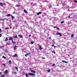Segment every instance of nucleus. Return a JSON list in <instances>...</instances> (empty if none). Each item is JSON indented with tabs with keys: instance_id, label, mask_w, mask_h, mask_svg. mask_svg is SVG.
<instances>
[{
	"instance_id": "52",
	"label": "nucleus",
	"mask_w": 77,
	"mask_h": 77,
	"mask_svg": "<svg viewBox=\"0 0 77 77\" xmlns=\"http://www.w3.org/2000/svg\"><path fill=\"white\" fill-rule=\"evenodd\" d=\"M54 28H56V27H56L55 26H54Z\"/></svg>"
},
{
	"instance_id": "20",
	"label": "nucleus",
	"mask_w": 77,
	"mask_h": 77,
	"mask_svg": "<svg viewBox=\"0 0 77 77\" xmlns=\"http://www.w3.org/2000/svg\"><path fill=\"white\" fill-rule=\"evenodd\" d=\"M2 58H3L4 59H6V57H5L4 56H3L2 57Z\"/></svg>"
},
{
	"instance_id": "9",
	"label": "nucleus",
	"mask_w": 77,
	"mask_h": 77,
	"mask_svg": "<svg viewBox=\"0 0 77 77\" xmlns=\"http://www.w3.org/2000/svg\"><path fill=\"white\" fill-rule=\"evenodd\" d=\"M9 40H11L12 41V42H13V38H11L9 39Z\"/></svg>"
},
{
	"instance_id": "48",
	"label": "nucleus",
	"mask_w": 77,
	"mask_h": 77,
	"mask_svg": "<svg viewBox=\"0 0 77 77\" xmlns=\"http://www.w3.org/2000/svg\"><path fill=\"white\" fill-rule=\"evenodd\" d=\"M25 56H26V57H27V54H25Z\"/></svg>"
},
{
	"instance_id": "47",
	"label": "nucleus",
	"mask_w": 77,
	"mask_h": 77,
	"mask_svg": "<svg viewBox=\"0 0 77 77\" xmlns=\"http://www.w3.org/2000/svg\"><path fill=\"white\" fill-rule=\"evenodd\" d=\"M2 72H0V75H2Z\"/></svg>"
},
{
	"instance_id": "28",
	"label": "nucleus",
	"mask_w": 77,
	"mask_h": 77,
	"mask_svg": "<svg viewBox=\"0 0 77 77\" xmlns=\"http://www.w3.org/2000/svg\"><path fill=\"white\" fill-rule=\"evenodd\" d=\"M24 23H25V24H27V23L26 22V20H25V21H24Z\"/></svg>"
},
{
	"instance_id": "19",
	"label": "nucleus",
	"mask_w": 77,
	"mask_h": 77,
	"mask_svg": "<svg viewBox=\"0 0 77 77\" xmlns=\"http://www.w3.org/2000/svg\"><path fill=\"white\" fill-rule=\"evenodd\" d=\"M14 38H17V35H16L14 37Z\"/></svg>"
},
{
	"instance_id": "51",
	"label": "nucleus",
	"mask_w": 77,
	"mask_h": 77,
	"mask_svg": "<svg viewBox=\"0 0 77 77\" xmlns=\"http://www.w3.org/2000/svg\"><path fill=\"white\" fill-rule=\"evenodd\" d=\"M52 46H53V47H54V44H53L52 45Z\"/></svg>"
},
{
	"instance_id": "46",
	"label": "nucleus",
	"mask_w": 77,
	"mask_h": 77,
	"mask_svg": "<svg viewBox=\"0 0 77 77\" xmlns=\"http://www.w3.org/2000/svg\"><path fill=\"white\" fill-rule=\"evenodd\" d=\"M49 39H51V37H49Z\"/></svg>"
},
{
	"instance_id": "6",
	"label": "nucleus",
	"mask_w": 77,
	"mask_h": 77,
	"mask_svg": "<svg viewBox=\"0 0 77 77\" xmlns=\"http://www.w3.org/2000/svg\"><path fill=\"white\" fill-rule=\"evenodd\" d=\"M18 36H20V38H23V35H19Z\"/></svg>"
},
{
	"instance_id": "23",
	"label": "nucleus",
	"mask_w": 77,
	"mask_h": 77,
	"mask_svg": "<svg viewBox=\"0 0 77 77\" xmlns=\"http://www.w3.org/2000/svg\"><path fill=\"white\" fill-rule=\"evenodd\" d=\"M39 48H40V50H42V47H41V46L39 47Z\"/></svg>"
},
{
	"instance_id": "56",
	"label": "nucleus",
	"mask_w": 77,
	"mask_h": 77,
	"mask_svg": "<svg viewBox=\"0 0 77 77\" xmlns=\"http://www.w3.org/2000/svg\"><path fill=\"white\" fill-rule=\"evenodd\" d=\"M2 46H1L0 47V48H2Z\"/></svg>"
},
{
	"instance_id": "27",
	"label": "nucleus",
	"mask_w": 77,
	"mask_h": 77,
	"mask_svg": "<svg viewBox=\"0 0 77 77\" xmlns=\"http://www.w3.org/2000/svg\"><path fill=\"white\" fill-rule=\"evenodd\" d=\"M26 77H28V74H26Z\"/></svg>"
},
{
	"instance_id": "41",
	"label": "nucleus",
	"mask_w": 77,
	"mask_h": 77,
	"mask_svg": "<svg viewBox=\"0 0 77 77\" xmlns=\"http://www.w3.org/2000/svg\"><path fill=\"white\" fill-rule=\"evenodd\" d=\"M2 32V29H0V32Z\"/></svg>"
},
{
	"instance_id": "10",
	"label": "nucleus",
	"mask_w": 77,
	"mask_h": 77,
	"mask_svg": "<svg viewBox=\"0 0 77 77\" xmlns=\"http://www.w3.org/2000/svg\"><path fill=\"white\" fill-rule=\"evenodd\" d=\"M24 11L25 13H26V14H27V11H26V10L25 9L24 10Z\"/></svg>"
},
{
	"instance_id": "1",
	"label": "nucleus",
	"mask_w": 77,
	"mask_h": 77,
	"mask_svg": "<svg viewBox=\"0 0 77 77\" xmlns=\"http://www.w3.org/2000/svg\"><path fill=\"white\" fill-rule=\"evenodd\" d=\"M28 74H29V75H36V74L31 73H28Z\"/></svg>"
},
{
	"instance_id": "33",
	"label": "nucleus",
	"mask_w": 77,
	"mask_h": 77,
	"mask_svg": "<svg viewBox=\"0 0 77 77\" xmlns=\"http://www.w3.org/2000/svg\"><path fill=\"white\" fill-rule=\"evenodd\" d=\"M49 8H52V5H50L49 6Z\"/></svg>"
},
{
	"instance_id": "12",
	"label": "nucleus",
	"mask_w": 77,
	"mask_h": 77,
	"mask_svg": "<svg viewBox=\"0 0 77 77\" xmlns=\"http://www.w3.org/2000/svg\"><path fill=\"white\" fill-rule=\"evenodd\" d=\"M30 54H31V53H28L26 54V55H27V56H29L30 55Z\"/></svg>"
},
{
	"instance_id": "50",
	"label": "nucleus",
	"mask_w": 77,
	"mask_h": 77,
	"mask_svg": "<svg viewBox=\"0 0 77 77\" xmlns=\"http://www.w3.org/2000/svg\"><path fill=\"white\" fill-rule=\"evenodd\" d=\"M68 17L69 18H71V17H70V16H68Z\"/></svg>"
},
{
	"instance_id": "39",
	"label": "nucleus",
	"mask_w": 77,
	"mask_h": 77,
	"mask_svg": "<svg viewBox=\"0 0 77 77\" xmlns=\"http://www.w3.org/2000/svg\"><path fill=\"white\" fill-rule=\"evenodd\" d=\"M2 65H3L4 66H5V64H2Z\"/></svg>"
},
{
	"instance_id": "25",
	"label": "nucleus",
	"mask_w": 77,
	"mask_h": 77,
	"mask_svg": "<svg viewBox=\"0 0 77 77\" xmlns=\"http://www.w3.org/2000/svg\"><path fill=\"white\" fill-rule=\"evenodd\" d=\"M48 72H50V69H49L48 70Z\"/></svg>"
},
{
	"instance_id": "38",
	"label": "nucleus",
	"mask_w": 77,
	"mask_h": 77,
	"mask_svg": "<svg viewBox=\"0 0 77 77\" xmlns=\"http://www.w3.org/2000/svg\"><path fill=\"white\" fill-rule=\"evenodd\" d=\"M30 71H31V72H32L33 70L31 68L30 69Z\"/></svg>"
},
{
	"instance_id": "21",
	"label": "nucleus",
	"mask_w": 77,
	"mask_h": 77,
	"mask_svg": "<svg viewBox=\"0 0 77 77\" xmlns=\"http://www.w3.org/2000/svg\"><path fill=\"white\" fill-rule=\"evenodd\" d=\"M12 42L13 44H15V42H14V41H13V42Z\"/></svg>"
},
{
	"instance_id": "53",
	"label": "nucleus",
	"mask_w": 77,
	"mask_h": 77,
	"mask_svg": "<svg viewBox=\"0 0 77 77\" xmlns=\"http://www.w3.org/2000/svg\"><path fill=\"white\" fill-rule=\"evenodd\" d=\"M30 36H31V35H29V37H30Z\"/></svg>"
},
{
	"instance_id": "22",
	"label": "nucleus",
	"mask_w": 77,
	"mask_h": 77,
	"mask_svg": "<svg viewBox=\"0 0 77 77\" xmlns=\"http://www.w3.org/2000/svg\"><path fill=\"white\" fill-rule=\"evenodd\" d=\"M18 55L17 54H16L14 55V57H17V56Z\"/></svg>"
},
{
	"instance_id": "49",
	"label": "nucleus",
	"mask_w": 77,
	"mask_h": 77,
	"mask_svg": "<svg viewBox=\"0 0 77 77\" xmlns=\"http://www.w3.org/2000/svg\"><path fill=\"white\" fill-rule=\"evenodd\" d=\"M43 59H45V57H42Z\"/></svg>"
},
{
	"instance_id": "61",
	"label": "nucleus",
	"mask_w": 77,
	"mask_h": 77,
	"mask_svg": "<svg viewBox=\"0 0 77 77\" xmlns=\"http://www.w3.org/2000/svg\"><path fill=\"white\" fill-rule=\"evenodd\" d=\"M9 24H11V23H10Z\"/></svg>"
},
{
	"instance_id": "2",
	"label": "nucleus",
	"mask_w": 77,
	"mask_h": 77,
	"mask_svg": "<svg viewBox=\"0 0 77 77\" xmlns=\"http://www.w3.org/2000/svg\"><path fill=\"white\" fill-rule=\"evenodd\" d=\"M56 34L57 35H60V36H62V34L60 33L57 32Z\"/></svg>"
},
{
	"instance_id": "63",
	"label": "nucleus",
	"mask_w": 77,
	"mask_h": 77,
	"mask_svg": "<svg viewBox=\"0 0 77 77\" xmlns=\"http://www.w3.org/2000/svg\"><path fill=\"white\" fill-rule=\"evenodd\" d=\"M56 77H57V76Z\"/></svg>"
},
{
	"instance_id": "32",
	"label": "nucleus",
	"mask_w": 77,
	"mask_h": 77,
	"mask_svg": "<svg viewBox=\"0 0 77 77\" xmlns=\"http://www.w3.org/2000/svg\"><path fill=\"white\" fill-rule=\"evenodd\" d=\"M74 2H75V3H77V1L76 0H75L74 1Z\"/></svg>"
},
{
	"instance_id": "62",
	"label": "nucleus",
	"mask_w": 77,
	"mask_h": 77,
	"mask_svg": "<svg viewBox=\"0 0 77 77\" xmlns=\"http://www.w3.org/2000/svg\"><path fill=\"white\" fill-rule=\"evenodd\" d=\"M32 77H33V76Z\"/></svg>"
},
{
	"instance_id": "54",
	"label": "nucleus",
	"mask_w": 77,
	"mask_h": 77,
	"mask_svg": "<svg viewBox=\"0 0 77 77\" xmlns=\"http://www.w3.org/2000/svg\"><path fill=\"white\" fill-rule=\"evenodd\" d=\"M18 26H19V25H18V26L16 25V27H18Z\"/></svg>"
},
{
	"instance_id": "17",
	"label": "nucleus",
	"mask_w": 77,
	"mask_h": 77,
	"mask_svg": "<svg viewBox=\"0 0 77 77\" xmlns=\"http://www.w3.org/2000/svg\"><path fill=\"white\" fill-rule=\"evenodd\" d=\"M4 51L5 53H7V52H8V51H7V50L6 49Z\"/></svg>"
},
{
	"instance_id": "8",
	"label": "nucleus",
	"mask_w": 77,
	"mask_h": 77,
	"mask_svg": "<svg viewBox=\"0 0 77 77\" xmlns=\"http://www.w3.org/2000/svg\"><path fill=\"white\" fill-rule=\"evenodd\" d=\"M0 5L1 6H2V7H3V3H2V2H0Z\"/></svg>"
},
{
	"instance_id": "11",
	"label": "nucleus",
	"mask_w": 77,
	"mask_h": 77,
	"mask_svg": "<svg viewBox=\"0 0 77 77\" xmlns=\"http://www.w3.org/2000/svg\"><path fill=\"white\" fill-rule=\"evenodd\" d=\"M14 47V50H16V49H17V45H15Z\"/></svg>"
},
{
	"instance_id": "29",
	"label": "nucleus",
	"mask_w": 77,
	"mask_h": 77,
	"mask_svg": "<svg viewBox=\"0 0 77 77\" xmlns=\"http://www.w3.org/2000/svg\"><path fill=\"white\" fill-rule=\"evenodd\" d=\"M64 23V21H62L61 22V24H63V23Z\"/></svg>"
},
{
	"instance_id": "40",
	"label": "nucleus",
	"mask_w": 77,
	"mask_h": 77,
	"mask_svg": "<svg viewBox=\"0 0 77 77\" xmlns=\"http://www.w3.org/2000/svg\"><path fill=\"white\" fill-rule=\"evenodd\" d=\"M25 74V72H24L22 73V74Z\"/></svg>"
},
{
	"instance_id": "5",
	"label": "nucleus",
	"mask_w": 77,
	"mask_h": 77,
	"mask_svg": "<svg viewBox=\"0 0 77 77\" xmlns=\"http://www.w3.org/2000/svg\"><path fill=\"white\" fill-rule=\"evenodd\" d=\"M42 14V12H38L37 13V15H39V14Z\"/></svg>"
},
{
	"instance_id": "42",
	"label": "nucleus",
	"mask_w": 77,
	"mask_h": 77,
	"mask_svg": "<svg viewBox=\"0 0 77 77\" xmlns=\"http://www.w3.org/2000/svg\"><path fill=\"white\" fill-rule=\"evenodd\" d=\"M2 34L0 33V37H1V36H2Z\"/></svg>"
},
{
	"instance_id": "26",
	"label": "nucleus",
	"mask_w": 77,
	"mask_h": 77,
	"mask_svg": "<svg viewBox=\"0 0 77 77\" xmlns=\"http://www.w3.org/2000/svg\"><path fill=\"white\" fill-rule=\"evenodd\" d=\"M33 72V73H35L36 72H35V71H33V70H32V72Z\"/></svg>"
},
{
	"instance_id": "57",
	"label": "nucleus",
	"mask_w": 77,
	"mask_h": 77,
	"mask_svg": "<svg viewBox=\"0 0 77 77\" xmlns=\"http://www.w3.org/2000/svg\"><path fill=\"white\" fill-rule=\"evenodd\" d=\"M12 74H14L15 73H14V72H12Z\"/></svg>"
},
{
	"instance_id": "16",
	"label": "nucleus",
	"mask_w": 77,
	"mask_h": 77,
	"mask_svg": "<svg viewBox=\"0 0 77 77\" xmlns=\"http://www.w3.org/2000/svg\"><path fill=\"white\" fill-rule=\"evenodd\" d=\"M5 19H0V21H4Z\"/></svg>"
},
{
	"instance_id": "37",
	"label": "nucleus",
	"mask_w": 77,
	"mask_h": 77,
	"mask_svg": "<svg viewBox=\"0 0 77 77\" xmlns=\"http://www.w3.org/2000/svg\"><path fill=\"white\" fill-rule=\"evenodd\" d=\"M52 66H55V64H52Z\"/></svg>"
},
{
	"instance_id": "3",
	"label": "nucleus",
	"mask_w": 77,
	"mask_h": 77,
	"mask_svg": "<svg viewBox=\"0 0 77 77\" xmlns=\"http://www.w3.org/2000/svg\"><path fill=\"white\" fill-rule=\"evenodd\" d=\"M62 62H63V63H68V61H65L63 60H62Z\"/></svg>"
},
{
	"instance_id": "36",
	"label": "nucleus",
	"mask_w": 77,
	"mask_h": 77,
	"mask_svg": "<svg viewBox=\"0 0 77 77\" xmlns=\"http://www.w3.org/2000/svg\"><path fill=\"white\" fill-rule=\"evenodd\" d=\"M9 63L10 64H11V60L9 61Z\"/></svg>"
},
{
	"instance_id": "59",
	"label": "nucleus",
	"mask_w": 77,
	"mask_h": 77,
	"mask_svg": "<svg viewBox=\"0 0 77 77\" xmlns=\"http://www.w3.org/2000/svg\"><path fill=\"white\" fill-rule=\"evenodd\" d=\"M11 28H12V27H10V29H11Z\"/></svg>"
},
{
	"instance_id": "30",
	"label": "nucleus",
	"mask_w": 77,
	"mask_h": 77,
	"mask_svg": "<svg viewBox=\"0 0 77 77\" xmlns=\"http://www.w3.org/2000/svg\"><path fill=\"white\" fill-rule=\"evenodd\" d=\"M34 42H31V44H33V43Z\"/></svg>"
},
{
	"instance_id": "18",
	"label": "nucleus",
	"mask_w": 77,
	"mask_h": 77,
	"mask_svg": "<svg viewBox=\"0 0 77 77\" xmlns=\"http://www.w3.org/2000/svg\"><path fill=\"white\" fill-rule=\"evenodd\" d=\"M11 16L12 20H14V16L12 15H11Z\"/></svg>"
},
{
	"instance_id": "43",
	"label": "nucleus",
	"mask_w": 77,
	"mask_h": 77,
	"mask_svg": "<svg viewBox=\"0 0 77 77\" xmlns=\"http://www.w3.org/2000/svg\"><path fill=\"white\" fill-rule=\"evenodd\" d=\"M13 14H17V13H15V12H13Z\"/></svg>"
},
{
	"instance_id": "13",
	"label": "nucleus",
	"mask_w": 77,
	"mask_h": 77,
	"mask_svg": "<svg viewBox=\"0 0 77 77\" xmlns=\"http://www.w3.org/2000/svg\"><path fill=\"white\" fill-rule=\"evenodd\" d=\"M5 77V75H2L0 77Z\"/></svg>"
},
{
	"instance_id": "14",
	"label": "nucleus",
	"mask_w": 77,
	"mask_h": 77,
	"mask_svg": "<svg viewBox=\"0 0 77 77\" xmlns=\"http://www.w3.org/2000/svg\"><path fill=\"white\" fill-rule=\"evenodd\" d=\"M8 40V37H6L5 40V41H7Z\"/></svg>"
},
{
	"instance_id": "35",
	"label": "nucleus",
	"mask_w": 77,
	"mask_h": 77,
	"mask_svg": "<svg viewBox=\"0 0 77 77\" xmlns=\"http://www.w3.org/2000/svg\"><path fill=\"white\" fill-rule=\"evenodd\" d=\"M56 28H57V30H59V28L57 27Z\"/></svg>"
},
{
	"instance_id": "58",
	"label": "nucleus",
	"mask_w": 77,
	"mask_h": 77,
	"mask_svg": "<svg viewBox=\"0 0 77 77\" xmlns=\"http://www.w3.org/2000/svg\"><path fill=\"white\" fill-rule=\"evenodd\" d=\"M54 48H55V47H56V46H54Z\"/></svg>"
},
{
	"instance_id": "64",
	"label": "nucleus",
	"mask_w": 77,
	"mask_h": 77,
	"mask_svg": "<svg viewBox=\"0 0 77 77\" xmlns=\"http://www.w3.org/2000/svg\"><path fill=\"white\" fill-rule=\"evenodd\" d=\"M1 37H0V38Z\"/></svg>"
},
{
	"instance_id": "31",
	"label": "nucleus",
	"mask_w": 77,
	"mask_h": 77,
	"mask_svg": "<svg viewBox=\"0 0 77 77\" xmlns=\"http://www.w3.org/2000/svg\"><path fill=\"white\" fill-rule=\"evenodd\" d=\"M14 68H15V69H18V67H16Z\"/></svg>"
},
{
	"instance_id": "60",
	"label": "nucleus",
	"mask_w": 77,
	"mask_h": 77,
	"mask_svg": "<svg viewBox=\"0 0 77 77\" xmlns=\"http://www.w3.org/2000/svg\"><path fill=\"white\" fill-rule=\"evenodd\" d=\"M26 38H27V37H26Z\"/></svg>"
},
{
	"instance_id": "55",
	"label": "nucleus",
	"mask_w": 77,
	"mask_h": 77,
	"mask_svg": "<svg viewBox=\"0 0 77 77\" xmlns=\"http://www.w3.org/2000/svg\"><path fill=\"white\" fill-rule=\"evenodd\" d=\"M14 73V74H17L16 72H15Z\"/></svg>"
},
{
	"instance_id": "44",
	"label": "nucleus",
	"mask_w": 77,
	"mask_h": 77,
	"mask_svg": "<svg viewBox=\"0 0 77 77\" xmlns=\"http://www.w3.org/2000/svg\"><path fill=\"white\" fill-rule=\"evenodd\" d=\"M16 7H19V5H16Z\"/></svg>"
},
{
	"instance_id": "15",
	"label": "nucleus",
	"mask_w": 77,
	"mask_h": 77,
	"mask_svg": "<svg viewBox=\"0 0 77 77\" xmlns=\"http://www.w3.org/2000/svg\"><path fill=\"white\" fill-rule=\"evenodd\" d=\"M71 38H74V34H72L71 35Z\"/></svg>"
},
{
	"instance_id": "7",
	"label": "nucleus",
	"mask_w": 77,
	"mask_h": 77,
	"mask_svg": "<svg viewBox=\"0 0 77 77\" xmlns=\"http://www.w3.org/2000/svg\"><path fill=\"white\" fill-rule=\"evenodd\" d=\"M11 16V14H8V15H6V17H9V16Z\"/></svg>"
},
{
	"instance_id": "4",
	"label": "nucleus",
	"mask_w": 77,
	"mask_h": 77,
	"mask_svg": "<svg viewBox=\"0 0 77 77\" xmlns=\"http://www.w3.org/2000/svg\"><path fill=\"white\" fill-rule=\"evenodd\" d=\"M5 72L6 74H8V70H6Z\"/></svg>"
},
{
	"instance_id": "45",
	"label": "nucleus",
	"mask_w": 77,
	"mask_h": 77,
	"mask_svg": "<svg viewBox=\"0 0 77 77\" xmlns=\"http://www.w3.org/2000/svg\"><path fill=\"white\" fill-rule=\"evenodd\" d=\"M5 29H6L7 30H8V29H9V28H5Z\"/></svg>"
},
{
	"instance_id": "34",
	"label": "nucleus",
	"mask_w": 77,
	"mask_h": 77,
	"mask_svg": "<svg viewBox=\"0 0 77 77\" xmlns=\"http://www.w3.org/2000/svg\"><path fill=\"white\" fill-rule=\"evenodd\" d=\"M13 23H16V21H13Z\"/></svg>"
},
{
	"instance_id": "24",
	"label": "nucleus",
	"mask_w": 77,
	"mask_h": 77,
	"mask_svg": "<svg viewBox=\"0 0 77 77\" xmlns=\"http://www.w3.org/2000/svg\"><path fill=\"white\" fill-rule=\"evenodd\" d=\"M52 52L53 53H54V54H55L56 53V52L54 51H52Z\"/></svg>"
}]
</instances>
